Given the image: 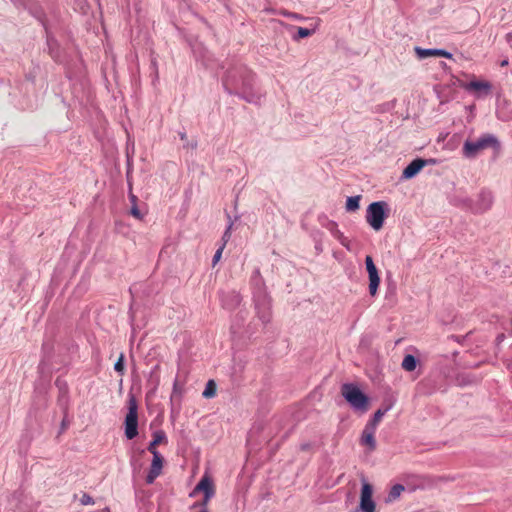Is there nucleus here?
Wrapping results in <instances>:
<instances>
[{"label":"nucleus","instance_id":"nucleus-1","mask_svg":"<svg viewBox=\"0 0 512 512\" xmlns=\"http://www.w3.org/2000/svg\"><path fill=\"white\" fill-rule=\"evenodd\" d=\"M226 92L236 95L248 103H257L260 95L254 89V75L245 65L235 64L230 67L222 79Z\"/></svg>","mask_w":512,"mask_h":512},{"label":"nucleus","instance_id":"nucleus-2","mask_svg":"<svg viewBox=\"0 0 512 512\" xmlns=\"http://www.w3.org/2000/svg\"><path fill=\"white\" fill-rule=\"evenodd\" d=\"M250 284L252 287L253 301L257 316L262 321V323H269L271 319V299L267 293L265 281L261 276L260 270L258 268L253 272L250 279Z\"/></svg>","mask_w":512,"mask_h":512},{"label":"nucleus","instance_id":"nucleus-3","mask_svg":"<svg viewBox=\"0 0 512 512\" xmlns=\"http://www.w3.org/2000/svg\"><path fill=\"white\" fill-rule=\"evenodd\" d=\"M487 149H492L496 153L501 149L498 138L490 133L482 134L476 139H466L463 143L462 154L465 158L473 159Z\"/></svg>","mask_w":512,"mask_h":512},{"label":"nucleus","instance_id":"nucleus-4","mask_svg":"<svg viewBox=\"0 0 512 512\" xmlns=\"http://www.w3.org/2000/svg\"><path fill=\"white\" fill-rule=\"evenodd\" d=\"M341 394L354 409L367 411L369 398L357 385L352 383L343 384Z\"/></svg>","mask_w":512,"mask_h":512},{"label":"nucleus","instance_id":"nucleus-5","mask_svg":"<svg viewBox=\"0 0 512 512\" xmlns=\"http://www.w3.org/2000/svg\"><path fill=\"white\" fill-rule=\"evenodd\" d=\"M388 214L389 207L387 202H372L367 207L366 220L375 231H379L383 227L384 221L388 217Z\"/></svg>","mask_w":512,"mask_h":512},{"label":"nucleus","instance_id":"nucleus-6","mask_svg":"<svg viewBox=\"0 0 512 512\" xmlns=\"http://www.w3.org/2000/svg\"><path fill=\"white\" fill-rule=\"evenodd\" d=\"M125 436L132 440L138 435V404L133 395L128 400V413L125 417Z\"/></svg>","mask_w":512,"mask_h":512},{"label":"nucleus","instance_id":"nucleus-7","mask_svg":"<svg viewBox=\"0 0 512 512\" xmlns=\"http://www.w3.org/2000/svg\"><path fill=\"white\" fill-rule=\"evenodd\" d=\"M362 487L360 493V502L356 510L350 512H375L376 503L373 500V486L367 482L366 478H361Z\"/></svg>","mask_w":512,"mask_h":512},{"label":"nucleus","instance_id":"nucleus-8","mask_svg":"<svg viewBox=\"0 0 512 512\" xmlns=\"http://www.w3.org/2000/svg\"><path fill=\"white\" fill-rule=\"evenodd\" d=\"M494 202L493 193L488 189H482L474 204L470 207L475 214H483L490 210Z\"/></svg>","mask_w":512,"mask_h":512},{"label":"nucleus","instance_id":"nucleus-9","mask_svg":"<svg viewBox=\"0 0 512 512\" xmlns=\"http://www.w3.org/2000/svg\"><path fill=\"white\" fill-rule=\"evenodd\" d=\"M365 265L369 277V293L372 297H374L378 291V287L380 284V276L378 273V269L374 264L373 258L370 255L366 256Z\"/></svg>","mask_w":512,"mask_h":512},{"label":"nucleus","instance_id":"nucleus-10","mask_svg":"<svg viewBox=\"0 0 512 512\" xmlns=\"http://www.w3.org/2000/svg\"><path fill=\"white\" fill-rule=\"evenodd\" d=\"M434 162L433 159L425 160L422 158H416L412 160L403 170L402 179H412L415 177L428 163Z\"/></svg>","mask_w":512,"mask_h":512},{"label":"nucleus","instance_id":"nucleus-11","mask_svg":"<svg viewBox=\"0 0 512 512\" xmlns=\"http://www.w3.org/2000/svg\"><path fill=\"white\" fill-rule=\"evenodd\" d=\"M222 307L227 310H233L238 307L242 301L240 293L235 290L222 292L220 295Z\"/></svg>","mask_w":512,"mask_h":512},{"label":"nucleus","instance_id":"nucleus-12","mask_svg":"<svg viewBox=\"0 0 512 512\" xmlns=\"http://www.w3.org/2000/svg\"><path fill=\"white\" fill-rule=\"evenodd\" d=\"M150 470L146 476V483L152 484L155 479L161 474L164 458L160 453H154Z\"/></svg>","mask_w":512,"mask_h":512},{"label":"nucleus","instance_id":"nucleus-13","mask_svg":"<svg viewBox=\"0 0 512 512\" xmlns=\"http://www.w3.org/2000/svg\"><path fill=\"white\" fill-rule=\"evenodd\" d=\"M198 492H203L207 498H212L215 494V489L212 480L208 476H203L197 483L190 496H195Z\"/></svg>","mask_w":512,"mask_h":512},{"label":"nucleus","instance_id":"nucleus-14","mask_svg":"<svg viewBox=\"0 0 512 512\" xmlns=\"http://www.w3.org/2000/svg\"><path fill=\"white\" fill-rule=\"evenodd\" d=\"M415 54L418 59L422 60L427 57H444V58H452V54L444 49H425L416 46L414 48Z\"/></svg>","mask_w":512,"mask_h":512},{"label":"nucleus","instance_id":"nucleus-15","mask_svg":"<svg viewBox=\"0 0 512 512\" xmlns=\"http://www.w3.org/2000/svg\"><path fill=\"white\" fill-rule=\"evenodd\" d=\"M376 429L365 426L362 436H361V444L368 446L370 451H374L376 449V440L374 437Z\"/></svg>","mask_w":512,"mask_h":512},{"label":"nucleus","instance_id":"nucleus-16","mask_svg":"<svg viewBox=\"0 0 512 512\" xmlns=\"http://www.w3.org/2000/svg\"><path fill=\"white\" fill-rule=\"evenodd\" d=\"M491 88L492 86L488 81H471L466 85L468 91L484 92L485 94H489Z\"/></svg>","mask_w":512,"mask_h":512},{"label":"nucleus","instance_id":"nucleus-17","mask_svg":"<svg viewBox=\"0 0 512 512\" xmlns=\"http://www.w3.org/2000/svg\"><path fill=\"white\" fill-rule=\"evenodd\" d=\"M166 434L163 430H158L153 433V440L149 443L147 450L151 453H159L156 449L157 445L166 441Z\"/></svg>","mask_w":512,"mask_h":512},{"label":"nucleus","instance_id":"nucleus-18","mask_svg":"<svg viewBox=\"0 0 512 512\" xmlns=\"http://www.w3.org/2000/svg\"><path fill=\"white\" fill-rule=\"evenodd\" d=\"M405 490V487L404 485L402 484H395L391 487L387 497L385 498V503H392L394 501H396L401 493Z\"/></svg>","mask_w":512,"mask_h":512},{"label":"nucleus","instance_id":"nucleus-19","mask_svg":"<svg viewBox=\"0 0 512 512\" xmlns=\"http://www.w3.org/2000/svg\"><path fill=\"white\" fill-rule=\"evenodd\" d=\"M418 362H419L418 359L414 355L407 354V355H405V357L402 361L401 367L405 371L412 372L416 369Z\"/></svg>","mask_w":512,"mask_h":512},{"label":"nucleus","instance_id":"nucleus-20","mask_svg":"<svg viewBox=\"0 0 512 512\" xmlns=\"http://www.w3.org/2000/svg\"><path fill=\"white\" fill-rule=\"evenodd\" d=\"M390 409V406L384 408V409H378L373 417L370 419V421L366 424L367 427L376 429L377 425L381 421L382 417L388 412Z\"/></svg>","mask_w":512,"mask_h":512},{"label":"nucleus","instance_id":"nucleus-21","mask_svg":"<svg viewBox=\"0 0 512 512\" xmlns=\"http://www.w3.org/2000/svg\"><path fill=\"white\" fill-rule=\"evenodd\" d=\"M360 200V195L348 197L345 206L346 210L349 212L358 210L360 207Z\"/></svg>","mask_w":512,"mask_h":512},{"label":"nucleus","instance_id":"nucleus-22","mask_svg":"<svg viewBox=\"0 0 512 512\" xmlns=\"http://www.w3.org/2000/svg\"><path fill=\"white\" fill-rule=\"evenodd\" d=\"M216 391H217V385L215 383L214 380H209L207 383H206V386H205V389L202 393V396L204 398H212L216 395Z\"/></svg>","mask_w":512,"mask_h":512},{"label":"nucleus","instance_id":"nucleus-23","mask_svg":"<svg viewBox=\"0 0 512 512\" xmlns=\"http://www.w3.org/2000/svg\"><path fill=\"white\" fill-rule=\"evenodd\" d=\"M315 29H308L303 27H297V32L292 36L294 41H299L300 39L307 38L313 35Z\"/></svg>","mask_w":512,"mask_h":512},{"label":"nucleus","instance_id":"nucleus-24","mask_svg":"<svg viewBox=\"0 0 512 512\" xmlns=\"http://www.w3.org/2000/svg\"><path fill=\"white\" fill-rule=\"evenodd\" d=\"M227 218H228V226L226 228V230L224 231L223 233V236H222V245L223 248H225L227 242L230 240L231 238V230H232V226H233V221L231 220V216L227 213Z\"/></svg>","mask_w":512,"mask_h":512},{"label":"nucleus","instance_id":"nucleus-25","mask_svg":"<svg viewBox=\"0 0 512 512\" xmlns=\"http://www.w3.org/2000/svg\"><path fill=\"white\" fill-rule=\"evenodd\" d=\"M55 385L58 388L59 395H63V397L68 395L69 389L66 381L57 378L55 381Z\"/></svg>","mask_w":512,"mask_h":512},{"label":"nucleus","instance_id":"nucleus-26","mask_svg":"<svg viewBox=\"0 0 512 512\" xmlns=\"http://www.w3.org/2000/svg\"><path fill=\"white\" fill-rule=\"evenodd\" d=\"M337 224L335 222H330L329 225H328V229L331 231V233L333 234V236L339 240V241H342V239H345V236L343 235V233L338 230L337 228Z\"/></svg>","mask_w":512,"mask_h":512},{"label":"nucleus","instance_id":"nucleus-27","mask_svg":"<svg viewBox=\"0 0 512 512\" xmlns=\"http://www.w3.org/2000/svg\"><path fill=\"white\" fill-rule=\"evenodd\" d=\"M114 369L120 375L124 374L125 371V358L123 354H120L118 360L114 364Z\"/></svg>","mask_w":512,"mask_h":512},{"label":"nucleus","instance_id":"nucleus-28","mask_svg":"<svg viewBox=\"0 0 512 512\" xmlns=\"http://www.w3.org/2000/svg\"><path fill=\"white\" fill-rule=\"evenodd\" d=\"M178 135H179V137H180V139L182 141L186 142V144H184V148L191 147L192 149H195L197 147V142L189 143L187 141V134H186V132L180 131V132H178Z\"/></svg>","mask_w":512,"mask_h":512},{"label":"nucleus","instance_id":"nucleus-29","mask_svg":"<svg viewBox=\"0 0 512 512\" xmlns=\"http://www.w3.org/2000/svg\"><path fill=\"white\" fill-rule=\"evenodd\" d=\"M68 400H69L68 395L64 396V397H63V395H58V404L62 408V410L64 411L65 414L67 413V410H68Z\"/></svg>","mask_w":512,"mask_h":512},{"label":"nucleus","instance_id":"nucleus-30","mask_svg":"<svg viewBox=\"0 0 512 512\" xmlns=\"http://www.w3.org/2000/svg\"><path fill=\"white\" fill-rule=\"evenodd\" d=\"M130 214L139 220H141L143 218V214L141 213V211L139 210L137 205H132V207L130 209Z\"/></svg>","mask_w":512,"mask_h":512},{"label":"nucleus","instance_id":"nucleus-31","mask_svg":"<svg viewBox=\"0 0 512 512\" xmlns=\"http://www.w3.org/2000/svg\"><path fill=\"white\" fill-rule=\"evenodd\" d=\"M223 250H224L223 246H220V247L216 250V252H215V254H214V256H213V259H212V264H213V266H214V265H216V263L221 259V256H222V252H223Z\"/></svg>","mask_w":512,"mask_h":512},{"label":"nucleus","instance_id":"nucleus-32","mask_svg":"<svg viewBox=\"0 0 512 512\" xmlns=\"http://www.w3.org/2000/svg\"><path fill=\"white\" fill-rule=\"evenodd\" d=\"M81 503L83 505H87V504H93L94 503V500L93 498L88 495V494H83L82 497H81Z\"/></svg>","mask_w":512,"mask_h":512},{"label":"nucleus","instance_id":"nucleus-33","mask_svg":"<svg viewBox=\"0 0 512 512\" xmlns=\"http://www.w3.org/2000/svg\"><path fill=\"white\" fill-rule=\"evenodd\" d=\"M177 394H181V390L179 388L178 381L175 380L174 385H173V393L171 396V401H173L175 395H177Z\"/></svg>","mask_w":512,"mask_h":512},{"label":"nucleus","instance_id":"nucleus-34","mask_svg":"<svg viewBox=\"0 0 512 512\" xmlns=\"http://www.w3.org/2000/svg\"><path fill=\"white\" fill-rule=\"evenodd\" d=\"M311 448H312V444H311V443H309V442L302 443V444L300 445V450H301V451H309Z\"/></svg>","mask_w":512,"mask_h":512},{"label":"nucleus","instance_id":"nucleus-35","mask_svg":"<svg viewBox=\"0 0 512 512\" xmlns=\"http://www.w3.org/2000/svg\"><path fill=\"white\" fill-rule=\"evenodd\" d=\"M210 499H211V498H207V499H206V495H204L203 500H202L201 502H199V503L195 504L194 506L206 507Z\"/></svg>","mask_w":512,"mask_h":512},{"label":"nucleus","instance_id":"nucleus-36","mask_svg":"<svg viewBox=\"0 0 512 512\" xmlns=\"http://www.w3.org/2000/svg\"><path fill=\"white\" fill-rule=\"evenodd\" d=\"M130 200L132 202V205H137V197L134 194H130Z\"/></svg>","mask_w":512,"mask_h":512},{"label":"nucleus","instance_id":"nucleus-37","mask_svg":"<svg viewBox=\"0 0 512 512\" xmlns=\"http://www.w3.org/2000/svg\"><path fill=\"white\" fill-rule=\"evenodd\" d=\"M348 242H349V241L347 240V238H346V237H345V239H342V241H340V243H341L343 246H345L346 248H348V249H349Z\"/></svg>","mask_w":512,"mask_h":512},{"label":"nucleus","instance_id":"nucleus-38","mask_svg":"<svg viewBox=\"0 0 512 512\" xmlns=\"http://www.w3.org/2000/svg\"><path fill=\"white\" fill-rule=\"evenodd\" d=\"M67 427L66 419L64 418L61 423V429L64 430Z\"/></svg>","mask_w":512,"mask_h":512},{"label":"nucleus","instance_id":"nucleus-39","mask_svg":"<svg viewBox=\"0 0 512 512\" xmlns=\"http://www.w3.org/2000/svg\"><path fill=\"white\" fill-rule=\"evenodd\" d=\"M291 16L295 19H302V17L296 13H291Z\"/></svg>","mask_w":512,"mask_h":512},{"label":"nucleus","instance_id":"nucleus-40","mask_svg":"<svg viewBox=\"0 0 512 512\" xmlns=\"http://www.w3.org/2000/svg\"><path fill=\"white\" fill-rule=\"evenodd\" d=\"M506 65H508V60H507V59H505V60H503V61L501 62V66H502V67H503V66H506Z\"/></svg>","mask_w":512,"mask_h":512},{"label":"nucleus","instance_id":"nucleus-41","mask_svg":"<svg viewBox=\"0 0 512 512\" xmlns=\"http://www.w3.org/2000/svg\"><path fill=\"white\" fill-rule=\"evenodd\" d=\"M200 512H209V510H208L206 507H202V509L200 510Z\"/></svg>","mask_w":512,"mask_h":512},{"label":"nucleus","instance_id":"nucleus-42","mask_svg":"<svg viewBox=\"0 0 512 512\" xmlns=\"http://www.w3.org/2000/svg\"><path fill=\"white\" fill-rule=\"evenodd\" d=\"M507 39H508V41H510L512 39V34H508Z\"/></svg>","mask_w":512,"mask_h":512}]
</instances>
